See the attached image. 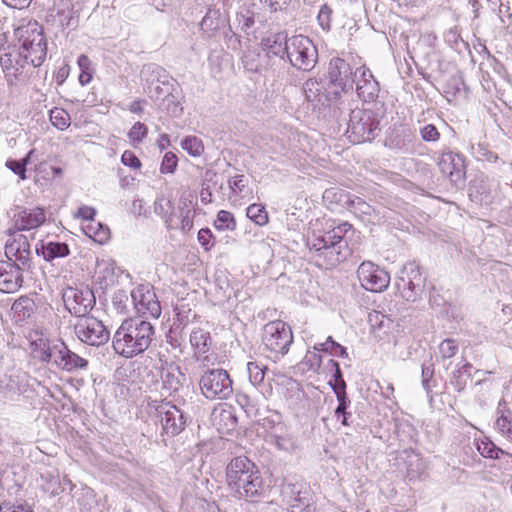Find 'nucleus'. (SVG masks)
Instances as JSON below:
<instances>
[{"instance_id":"1","label":"nucleus","mask_w":512,"mask_h":512,"mask_svg":"<svg viewBox=\"0 0 512 512\" xmlns=\"http://www.w3.org/2000/svg\"><path fill=\"white\" fill-rule=\"evenodd\" d=\"M354 234L355 229L348 221L317 218L310 222L307 245L324 256L327 266L335 267L351 255L347 240Z\"/></svg>"},{"instance_id":"2","label":"nucleus","mask_w":512,"mask_h":512,"mask_svg":"<svg viewBox=\"0 0 512 512\" xmlns=\"http://www.w3.org/2000/svg\"><path fill=\"white\" fill-rule=\"evenodd\" d=\"M228 489L239 499L257 502L265 492L258 466L247 456H236L225 468Z\"/></svg>"},{"instance_id":"3","label":"nucleus","mask_w":512,"mask_h":512,"mask_svg":"<svg viewBox=\"0 0 512 512\" xmlns=\"http://www.w3.org/2000/svg\"><path fill=\"white\" fill-rule=\"evenodd\" d=\"M154 335V327L144 320L126 319L116 330L112 347L116 354L130 359L145 352Z\"/></svg>"},{"instance_id":"4","label":"nucleus","mask_w":512,"mask_h":512,"mask_svg":"<svg viewBox=\"0 0 512 512\" xmlns=\"http://www.w3.org/2000/svg\"><path fill=\"white\" fill-rule=\"evenodd\" d=\"M6 44L13 45L19 57L33 67H39L47 57L45 34H4Z\"/></svg>"},{"instance_id":"5","label":"nucleus","mask_w":512,"mask_h":512,"mask_svg":"<svg viewBox=\"0 0 512 512\" xmlns=\"http://www.w3.org/2000/svg\"><path fill=\"white\" fill-rule=\"evenodd\" d=\"M293 340L291 327L282 320L270 321L263 327L262 343L275 359L288 353Z\"/></svg>"},{"instance_id":"6","label":"nucleus","mask_w":512,"mask_h":512,"mask_svg":"<svg viewBox=\"0 0 512 512\" xmlns=\"http://www.w3.org/2000/svg\"><path fill=\"white\" fill-rule=\"evenodd\" d=\"M286 54L291 64L301 70H310L317 62V49L304 34H293L286 41Z\"/></svg>"},{"instance_id":"7","label":"nucleus","mask_w":512,"mask_h":512,"mask_svg":"<svg viewBox=\"0 0 512 512\" xmlns=\"http://www.w3.org/2000/svg\"><path fill=\"white\" fill-rule=\"evenodd\" d=\"M203 396L209 400L227 399L233 394V381L224 369L207 370L199 380Z\"/></svg>"},{"instance_id":"8","label":"nucleus","mask_w":512,"mask_h":512,"mask_svg":"<svg viewBox=\"0 0 512 512\" xmlns=\"http://www.w3.org/2000/svg\"><path fill=\"white\" fill-rule=\"evenodd\" d=\"M0 63L9 85H17L28 78V63L17 55L13 45H8L4 41L0 46Z\"/></svg>"},{"instance_id":"9","label":"nucleus","mask_w":512,"mask_h":512,"mask_svg":"<svg viewBox=\"0 0 512 512\" xmlns=\"http://www.w3.org/2000/svg\"><path fill=\"white\" fill-rule=\"evenodd\" d=\"M357 277L361 287L373 293L385 291L390 284L389 273L371 261H363L359 265Z\"/></svg>"},{"instance_id":"10","label":"nucleus","mask_w":512,"mask_h":512,"mask_svg":"<svg viewBox=\"0 0 512 512\" xmlns=\"http://www.w3.org/2000/svg\"><path fill=\"white\" fill-rule=\"evenodd\" d=\"M74 328L78 339L91 346L103 345L110 338V333L102 321L92 316L79 318Z\"/></svg>"},{"instance_id":"11","label":"nucleus","mask_w":512,"mask_h":512,"mask_svg":"<svg viewBox=\"0 0 512 512\" xmlns=\"http://www.w3.org/2000/svg\"><path fill=\"white\" fill-rule=\"evenodd\" d=\"M63 302L71 314L81 318L93 308L95 297L88 288L67 287L63 292Z\"/></svg>"},{"instance_id":"12","label":"nucleus","mask_w":512,"mask_h":512,"mask_svg":"<svg viewBox=\"0 0 512 512\" xmlns=\"http://www.w3.org/2000/svg\"><path fill=\"white\" fill-rule=\"evenodd\" d=\"M379 122L374 117L372 111L362 110L354 113L350 119L349 132L353 142L371 141L378 129Z\"/></svg>"},{"instance_id":"13","label":"nucleus","mask_w":512,"mask_h":512,"mask_svg":"<svg viewBox=\"0 0 512 512\" xmlns=\"http://www.w3.org/2000/svg\"><path fill=\"white\" fill-rule=\"evenodd\" d=\"M131 297L140 316L144 318H158L160 316L161 306L152 288L139 285L132 290Z\"/></svg>"},{"instance_id":"14","label":"nucleus","mask_w":512,"mask_h":512,"mask_svg":"<svg viewBox=\"0 0 512 512\" xmlns=\"http://www.w3.org/2000/svg\"><path fill=\"white\" fill-rule=\"evenodd\" d=\"M78 23L79 17L69 0H60L55 9L47 16V24L53 30H68L70 32L78 27Z\"/></svg>"},{"instance_id":"15","label":"nucleus","mask_w":512,"mask_h":512,"mask_svg":"<svg viewBox=\"0 0 512 512\" xmlns=\"http://www.w3.org/2000/svg\"><path fill=\"white\" fill-rule=\"evenodd\" d=\"M156 411L164 434L176 436L184 430L186 421L177 406L171 403H161Z\"/></svg>"},{"instance_id":"16","label":"nucleus","mask_w":512,"mask_h":512,"mask_svg":"<svg viewBox=\"0 0 512 512\" xmlns=\"http://www.w3.org/2000/svg\"><path fill=\"white\" fill-rule=\"evenodd\" d=\"M47 220L43 207H18L12 216L13 228L17 231H30L41 227Z\"/></svg>"},{"instance_id":"17","label":"nucleus","mask_w":512,"mask_h":512,"mask_svg":"<svg viewBox=\"0 0 512 512\" xmlns=\"http://www.w3.org/2000/svg\"><path fill=\"white\" fill-rule=\"evenodd\" d=\"M328 78L330 84L339 89V93L353 90L352 68L344 59L333 58L330 60Z\"/></svg>"},{"instance_id":"18","label":"nucleus","mask_w":512,"mask_h":512,"mask_svg":"<svg viewBox=\"0 0 512 512\" xmlns=\"http://www.w3.org/2000/svg\"><path fill=\"white\" fill-rule=\"evenodd\" d=\"M211 421L220 434H232L238 426L236 408L228 403H219L212 411Z\"/></svg>"},{"instance_id":"19","label":"nucleus","mask_w":512,"mask_h":512,"mask_svg":"<svg viewBox=\"0 0 512 512\" xmlns=\"http://www.w3.org/2000/svg\"><path fill=\"white\" fill-rule=\"evenodd\" d=\"M19 232L20 231L14 228L7 231L8 239L4 246V253L9 262H24L30 256V243L28 238Z\"/></svg>"},{"instance_id":"20","label":"nucleus","mask_w":512,"mask_h":512,"mask_svg":"<svg viewBox=\"0 0 512 512\" xmlns=\"http://www.w3.org/2000/svg\"><path fill=\"white\" fill-rule=\"evenodd\" d=\"M438 167L440 172L453 184H457L465 180V160L459 154L452 152L442 154L438 162Z\"/></svg>"},{"instance_id":"21","label":"nucleus","mask_w":512,"mask_h":512,"mask_svg":"<svg viewBox=\"0 0 512 512\" xmlns=\"http://www.w3.org/2000/svg\"><path fill=\"white\" fill-rule=\"evenodd\" d=\"M22 269L14 262L0 261V291L15 293L23 285Z\"/></svg>"},{"instance_id":"22","label":"nucleus","mask_w":512,"mask_h":512,"mask_svg":"<svg viewBox=\"0 0 512 512\" xmlns=\"http://www.w3.org/2000/svg\"><path fill=\"white\" fill-rule=\"evenodd\" d=\"M355 75L358 76L356 82L358 97L364 102L374 101L378 97L379 83L374 78L370 69L363 65L356 69Z\"/></svg>"},{"instance_id":"23","label":"nucleus","mask_w":512,"mask_h":512,"mask_svg":"<svg viewBox=\"0 0 512 512\" xmlns=\"http://www.w3.org/2000/svg\"><path fill=\"white\" fill-rule=\"evenodd\" d=\"M190 344L194 358L204 365L212 362V339L210 333L203 328H196L190 334Z\"/></svg>"},{"instance_id":"24","label":"nucleus","mask_w":512,"mask_h":512,"mask_svg":"<svg viewBox=\"0 0 512 512\" xmlns=\"http://www.w3.org/2000/svg\"><path fill=\"white\" fill-rule=\"evenodd\" d=\"M55 363L60 369L65 371L82 369L88 365V361L86 359L70 351L64 344L58 350L57 356L55 357Z\"/></svg>"},{"instance_id":"25","label":"nucleus","mask_w":512,"mask_h":512,"mask_svg":"<svg viewBox=\"0 0 512 512\" xmlns=\"http://www.w3.org/2000/svg\"><path fill=\"white\" fill-rule=\"evenodd\" d=\"M82 230L89 238L99 244H105L111 237L110 229L108 226L103 225L101 222L93 221L84 224Z\"/></svg>"},{"instance_id":"26","label":"nucleus","mask_w":512,"mask_h":512,"mask_svg":"<svg viewBox=\"0 0 512 512\" xmlns=\"http://www.w3.org/2000/svg\"><path fill=\"white\" fill-rule=\"evenodd\" d=\"M287 34H268L262 39L263 49L274 54L280 55L286 53Z\"/></svg>"},{"instance_id":"27","label":"nucleus","mask_w":512,"mask_h":512,"mask_svg":"<svg viewBox=\"0 0 512 512\" xmlns=\"http://www.w3.org/2000/svg\"><path fill=\"white\" fill-rule=\"evenodd\" d=\"M184 375L178 366L169 367L162 376L164 388L177 392L183 384Z\"/></svg>"},{"instance_id":"28","label":"nucleus","mask_w":512,"mask_h":512,"mask_svg":"<svg viewBox=\"0 0 512 512\" xmlns=\"http://www.w3.org/2000/svg\"><path fill=\"white\" fill-rule=\"evenodd\" d=\"M69 253L70 250L66 243L50 241L46 244H42V255L47 261L59 257H66Z\"/></svg>"},{"instance_id":"29","label":"nucleus","mask_w":512,"mask_h":512,"mask_svg":"<svg viewBox=\"0 0 512 512\" xmlns=\"http://www.w3.org/2000/svg\"><path fill=\"white\" fill-rule=\"evenodd\" d=\"M225 26V20L220 18L217 10H209L200 22L202 32H218Z\"/></svg>"},{"instance_id":"30","label":"nucleus","mask_w":512,"mask_h":512,"mask_svg":"<svg viewBox=\"0 0 512 512\" xmlns=\"http://www.w3.org/2000/svg\"><path fill=\"white\" fill-rule=\"evenodd\" d=\"M213 227L217 231H234L237 227V221L230 211L220 210L217 212Z\"/></svg>"},{"instance_id":"31","label":"nucleus","mask_w":512,"mask_h":512,"mask_svg":"<svg viewBox=\"0 0 512 512\" xmlns=\"http://www.w3.org/2000/svg\"><path fill=\"white\" fill-rule=\"evenodd\" d=\"M246 216L258 226H265L269 223V214L261 203L249 205L246 210Z\"/></svg>"},{"instance_id":"32","label":"nucleus","mask_w":512,"mask_h":512,"mask_svg":"<svg viewBox=\"0 0 512 512\" xmlns=\"http://www.w3.org/2000/svg\"><path fill=\"white\" fill-rule=\"evenodd\" d=\"M49 120L55 128L61 131L68 129L71 124V117L69 113L65 109L59 107H54L50 110Z\"/></svg>"},{"instance_id":"33","label":"nucleus","mask_w":512,"mask_h":512,"mask_svg":"<svg viewBox=\"0 0 512 512\" xmlns=\"http://www.w3.org/2000/svg\"><path fill=\"white\" fill-rule=\"evenodd\" d=\"M77 64L80 69L78 81L82 86H86L93 79L94 68L92 61L87 55L82 54L78 57Z\"/></svg>"},{"instance_id":"34","label":"nucleus","mask_w":512,"mask_h":512,"mask_svg":"<svg viewBox=\"0 0 512 512\" xmlns=\"http://www.w3.org/2000/svg\"><path fill=\"white\" fill-rule=\"evenodd\" d=\"M35 150L31 149L27 155L21 160H13L9 159L6 161V167L10 169L13 173L19 176L21 180H25L26 176V166L30 162Z\"/></svg>"},{"instance_id":"35","label":"nucleus","mask_w":512,"mask_h":512,"mask_svg":"<svg viewBox=\"0 0 512 512\" xmlns=\"http://www.w3.org/2000/svg\"><path fill=\"white\" fill-rule=\"evenodd\" d=\"M32 352L41 362L48 363L52 358V349L47 339H39L32 344Z\"/></svg>"},{"instance_id":"36","label":"nucleus","mask_w":512,"mask_h":512,"mask_svg":"<svg viewBox=\"0 0 512 512\" xmlns=\"http://www.w3.org/2000/svg\"><path fill=\"white\" fill-rule=\"evenodd\" d=\"M147 135L148 127L140 121L135 122L127 133V137L134 147L138 146Z\"/></svg>"},{"instance_id":"37","label":"nucleus","mask_w":512,"mask_h":512,"mask_svg":"<svg viewBox=\"0 0 512 512\" xmlns=\"http://www.w3.org/2000/svg\"><path fill=\"white\" fill-rule=\"evenodd\" d=\"M182 148L191 156L198 157L204 152V145L200 138L187 136L181 142Z\"/></svg>"},{"instance_id":"38","label":"nucleus","mask_w":512,"mask_h":512,"mask_svg":"<svg viewBox=\"0 0 512 512\" xmlns=\"http://www.w3.org/2000/svg\"><path fill=\"white\" fill-rule=\"evenodd\" d=\"M249 379L253 385H260L265 378L267 366L260 365L258 362L250 361L247 363Z\"/></svg>"},{"instance_id":"39","label":"nucleus","mask_w":512,"mask_h":512,"mask_svg":"<svg viewBox=\"0 0 512 512\" xmlns=\"http://www.w3.org/2000/svg\"><path fill=\"white\" fill-rule=\"evenodd\" d=\"M478 452L485 458L498 459L504 452L497 448L494 443L488 440H482L477 444Z\"/></svg>"},{"instance_id":"40","label":"nucleus","mask_w":512,"mask_h":512,"mask_svg":"<svg viewBox=\"0 0 512 512\" xmlns=\"http://www.w3.org/2000/svg\"><path fill=\"white\" fill-rule=\"evenodd\" d=\"M128 295L124 291H118L113 295L112 306L119 315L128 313Z\"/></svg>"},{"instance_id":"41","label":"nucleus","mask_w":512,"mask_h":512,"mask_svg":"<svg viewBox=\"0 0 512 512\" xmlns=\"http://www.w3.org/2000/svg\"><path fill=\"white\" fill-rule=\"evenodd\" d=\"M236 20L238 22V27L241 30H247L254 26L255 24V14L253 11L249 9H242L237 13Z\"/></svg>"},{"instance_id":"42","label":"nucleus","mask_w":512,"mask_h":512,"mask_svg":"<svg viewBox=\"0 0 512 512\" xmlns=\"http://www.w3.org/2000/svg\"><path fill=\"white\" fill-rule=\"evenodd\" d=\"M178 165V158L173 152H166L160 166V171L163 174L174 173Z\"/></svg>"},{"instance_id":"43","label":"nucleus","mask_w":512,"mask_h":512,"mask_svg":"<svg viewBox=\"0 0 512 512\" xmlns=\"http://www.w3.org/2000/svg\"><path fill=\"white\" fill-rule=\"evenodd\" d=\"M197 239L205 251H210L214 246L215 236L209 228H201L198 231Z\"/></svg>"},{"instance_id":"44","label":"nucleus","mask_w":512,"mask_h":512,"mask_svg":"<svg viewBox=\"0 0 512 512\" xmlns=\"http://www.w3.org/2000/svg\"><path fill=\"white\" fill-rule=\"evenodd\" d=\"M13 308L17 313H22L23 317H30L33 313L34 303L28 297H20L14 302Z\"/></svg>"},{"instance_id":"45","label":"nucleus","mask_w":512,"mask_h":512,"mask_svg":"<svg viewBox=\"0 0 512 512\" xmlns=\"http://www.w3.org/2000/svg\"><path fill=\"white\" fill-rule=\"evenodd\" d=\"M96 214L97 211L95 208L83 205L79 207L78 210L74 213V218L79 219L82 226H84V224L93 221L96 217Z\"/></svg>"},{"instance_id":"46","label":"nucleus","mask_w":512,"mask_h":512,"mask_svg":"<svg viewBox=\"0 0 512 512\" xmlns=\"http://www.w3.org/2000/svg\"><path fill=\"white\" fill-rule=\"evenodd\" d=\"M458 344L454 339H445L439 345V352L442 358L449 359L456 355Z\"/></svg>"},{"instance_id":"47","label":"nucleus","mask_w":512,"mask_h":512,"mask_svg":"<svg viewBox=\"0 0 512 512\" xmlns=\"http://www.w3.org/2000/svg\"><path fill=\"white\" fill-rule=\"evenodd\" d=\"M0 512H34L33 508L26 502L13 503L4 501L0 504Z\"/></svg>"},{"instance_id":"48","label":"nucleus","mask_w":512,"mask_h":512,"mask_svg":"<svg viewBox=\"0 0 512 512\" xmlns=\"http://www.w3.org/2000/svg\"><path fill=\"white\" fill-rule=\"evenodd\" d=\"M42 27L36 20L33 19H21L17 26L14 28V32H42Z\"/></svg>"},{"instance_id":"49","label":"nucleus","mask_w":512,"mask_h":512,"mask_svg":"<svg viewBox=\"0 0 512 512\" xmlns=\"http://www.w3.org/2000/svg\"><path fill=\"white\" fill-rule=\"evenodd\" d=\"M121 162L123 165H125L133 170H140L142 167V163H141L140 159L131 150H125L123 152V154L121 156Z\"/></svg>"},{"instance_id":"50","label":"nucleus","mask_w":512,"mask_h":512,"mask_svg":"<svg viewBox=\"0 0 512 512\" xmlns=\"http://www.w3.org/2000/svg\"><path fill=\"white\" fill-rule=\"evenodd\" d=\"M331 15H332L331 8L326 4L322 5L320 8V11L318 13L317 20H318L320 27L323 30H330Z\"/></svg>"},{"instance_id":"51","label":"nucleus","mask_w":512,"mask_h":512,"mask_svg":"<svg viewBox=\"0 0 512 512\" xmlns=\"http://www.w3.org/2000/svg\"><path fill=\"white\" fill-rule=\"evenodd\" d=\"M421 137L426 142H436L440 139V132L433 124H427L420 130Z\"/></svg>"},{"instance_id":"52","label":"nucleus","mask_w":512,"mask_h":512,"mask_svg":"<svg viewBox=\"0 0 512 512\" xmlns=\"http://www.w3.org/2000/svg\"><path fill=\"white\" fill-rule=\"evenodd\" d=\"M194 217L195 211L190 209L182 211L179 228L184 232L190 231L194 225Z\"/></svg>"},{"instance_id":"53","label":"nucleus","mask_w":512,"mask_h":512,"mask_svg":"<svg viewBox=\"0 0 512 512\" xmlns=\"http://www.w3.org/2000/svg\"><path fill=\"white\" fill-rule=\"evenodd\" d=\"M330 364L335 370V373H334L335 383L332 385V388L334 389V386L337 385L338 391H345L346 384H345L344 379L342 378V374H341V370H340V366H339L338 362L335 360H331Z\"/></svg>"},{"instance_id":"54","label":"nucleus","mask_w":512,"mask_h":512,"mask_svg":"<svg viewBox=\"0 0 512 512\" xmlns=\"http://www.w3.org/2000/svg\"><path fill=\"white\" fill-rule=\"evenodd\" d=\"M334 392L336 393L337 399L339 401V405L335 410L336 415H345L347 409V401L345 391H338L337 385L334 386Z\"/></svg>"},{"instance_id":"55","label":"nucleus","mask_w":512,"mask_h":512,"mask_svg":"<svg viewBox=\"0 0 512 512\" xmlns=\"http://www.w3.org/2000/svg\"><path fill=\"white\" fill-rule=\"evenodd\" d=\"M264 4H266L272 12L281 11L287 4L289 0H260Z\"/></svg>"},{"instance_id":"56","label":"nucleus","mask_w":512,"mask_h":512,"mask_svg":"<svg viewBox=\"0 0 512 512\" xmlns=\"http://www.w3.org/2000/svg\"><path fill=\"white\" fill-rule=\"evenodd\" d=\"M230 188L234 191H242L245 187V181L243 175H237L229 181Z\"/></svg>"},{"instance_id":"57","label":"nucleus","mask_w":512,"mask_h":512,"mask_svg":"<svg viewBox=\"0 0 512 512\" xmlns=\"http://www.w3.org/2000/svg\"><path fill=\"white\" fill-rule=\"evenodd\" d=\"M451 385H453L454 388L458 392H461L464 390V388L466 386V381L461 380V371L460 370L453 374V378L451 379Z\"/></svg>"},{"instance_id":"58","label":"nucleus","mask_w":512,"mask_h":512,"mask_svg":"<svg viewBox=\"0 0 512 512\" xmlns=\"http://www.w3.org/2000/svg\"><path fill=\"white\" fill-rule=\"evenodd\" d=\"M69 74H70V66L68 64H64L63 66H61L58 69L57 74H56L57 83L62 84L67 79Z\"/></svg>"},{"instance_id":"59","label":"nucleus","mask_w":512,"mask_h":512,"mask_svg":"<svg viewBox=\"0 0 512 512\" xmlns=\"http://www.w3.org/2000/svg\"><path fill=\"white\" fill-rule=\"evenodd\" d=\"M4 4L11 8L24 9L29 6L32 0H2Z\"/></svg>"},{"instance_id":"60","label":"nucleus","mask_w":512,"mask_h":512,"mask_svg":"<svg viewBox=\"0 0 512 512\" xmlns=\"http://www.w3.org/2000/svg\"><path fill=\"white\" fill-rule=\"evenodd\" d=\"M331 345L332 347H338L340 348L342 351H344V348L341 347L339 344H337L336 342H334L332 340V337H328L327 341L325 343H320V344H317L314 346V349L317 350V351H328L329 350V347L328 345Z\"/></svg>"},{"instance_id":"61","label":"nucleus","mask_w":512,"mask_h":512,"mask_svg":"<svg viewBox=\"0 0 512 512\" xmlns=\"http://www.w3.org/2000/svg\"><path fill=\"white\" fill-rule=\"evenodd\" d=\"M201 202L204 204H209L212 202V193L209 189H202L200 192Z\"/></svg>"},{"instance_id":"62","label":"nucleus","mask_w":512,"mask_h":512,"mask_svg":"<svg viewBox=\"0 0 512 512\" xmlns=\"http://www.w3.org/2000/svg\"><path fill=\"white\" fill-rule=\"evenodd\" d=\"M46 168V164L44 162H41L40 164L37 165L35 171H36V179L35 181L36 182H39L41 179H44L46 180L47 177L46 176H41V174L44 172Z\"/></svg>"},{"instance_id":"63","label":"nucleus","mask_w":512,"mask_h":512,"mask_svg":"<svg viewBox=\"0 0 512 512\" xmlns=\"http://www.w3.org/2000/svg\"><path fill=\"white\" fill-rule=\"evenodd\" d=\"M398 2V5L399 6H404V7H413V6H418L420 5L423 0H396Z\"/></svg>"},{"instance_id":"64","label":"nucleus","mask_w":512,"mask_h":512,"mask_svg":"<svg viewBox=\"0 0 512 512\" xmlns=\"http://www.w3.org/2000/svg\"><path fill=\"white\" fill-rule=\"evenodd\" d=\"M140 101H136L134 102L131 107H130V111L131 112H134V113H138V112H141V107H140Z\"/></svg>"}]
</instances>
